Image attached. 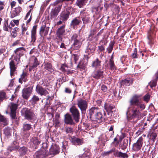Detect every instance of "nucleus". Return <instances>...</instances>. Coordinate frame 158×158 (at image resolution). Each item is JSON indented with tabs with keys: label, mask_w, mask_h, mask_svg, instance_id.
Returning a JSON list of instances; mask_svg holds the SVG:
<instances>
[{
	"label": "nucleus",
	"mask_w": 158,
	"mask_h": 158,
	"mask_svg": "<svg viewBox=\"0 0 158 158\" xmlns=\"http://www.w3.org/2000/svg\"><path fill=\"white\" fill-rule=\"evenodd\" d=\"M139 96L137 95H135L130 100V106L126 112V118L128 121H133L136 123L141 119L142 117L141 111L145 107L144 104L140 102Z\"/></svg>",
	"instance_id": "f257e3e1"
},
{
	"label": "nucleus",
	"mask_w": 158,
	"mask_h": 158,
	"mask_svg": "<svg viewBox=\"0 0 158 158\" xmlns=\"http://www.w3.org/2000/svg\"><path fill=\"white\" fill-rule=\"evenodd\" d=\"M87 116L92 121L97 122L99 123L105 120V118L103 117L102 114L100 109L96 107L93 106L87 111Z\"/></svg>",
	"instance_id": "f03ea898"
},
{
	"label": "nucleus",
	"mask_w": 158,
	"mask_h": 158,
	"mask_svg": "<svg viewBox=\"0 0 158 158\" xmlns=\"http://www.w3.org/2000/svg\"><path fill=\"white\" fill-rule=\"evenodd\" d=\"M71 41H73V48L75 49H78L81 44V38L79 33H73L71 37Z\"/></svg>",
	"instance_id": "7ed1b4c3"
},
{
	"label": "nucleus",
	"mask_w": 158,
	"mask_h": 158,
	"mask_svg": "<svg viewBox=\"0 0 158 158\" xmlns=\"http://www.w3.org/2000/svg\"><path fill=\"white\" fill-rule=\"evenodd\" d=\"M25 49L23 47H20L16 48L14 51V54L11 56V57L14 56V60L19 64L21 56H23L24 53L23 51Z\"/></svg>",
	"instance_id": "20e7f679"
},
{
	"label": "nucleus",
	"mask_w": 158,
	"mask_h": 158,
	"mask_svg": "<svg viewBox=\"0 0 158 158\" xmlns=\"http://www.w3.org/2000/svg\"><path fill=\"white\" fill-rule=\"evenodd\" d=\"M77 104L82 113H85L88 108V102L85 100L79 98L77 100Z\"/></svg>",
	"instance_id": "39448f33"
},
{
	"label": "nucleus",
	"mask_w": 158,
	"mask_h": 158,
	"mask_svg": "<svg viewBox=\"0 0 158 158\" xmlns=\"http://www.w3.org/2000/svg\"><path fill=\"white\" fill-rule=\"evenodd\" d=\"M22 115L28 120L31 119L34 116V113L28 108H23L21 110Z\"/></svg>",
	"instance_id": "423d86ee"
},
{
	"label": "nucleus",
	"mask_w": 158,
	"mask_h": 158,
	"mask_svg": "<svg viewBox=\"0 0 158 158\" xmlns=\"http://www.w3.org/2000/svg\"><path fill=\"white\" fill-rule=\"evenodd\" d=\"M73 119L76 123H78L80 118V114L79 110L75 106H73L70 109Z\"/></svg>",
	"instance_id": "0eeeda50"
},
{
	"label": "nucleus",
	"mask_w": 158,
	"mask_h": 158,
	"mask_svg": "<svg viewBox=\"0 0 158 158\" xmlns=\"http://www.w3.org/2000/svg\"><path fill=\"white\" fill-rule=\"evenodd\" d=\"M10 111L9 115L11 119H17L16 111L18 108L17 105L15 103L11 102L10 103Z\"/></svg>",
	"instance_id": "6e6552de"
},
{
	"label": "nucleus",
	"mask_w": 158,
	"mask_h": 158,
	"mask_svg": "<svg viewBox=\"0 0 158 158\" xmlns=\"http://www.w3.org/2000/svg\"><path fill=\"white\" fill-rule=\"evenodd\" d=\"M33 86L24 88L22 91V97L26 100H27L30 96L33 89Z\"/></svg>",
	"instance_id": "1a4fd4ad"
},
{
	"label": "nucleus",
	"mask_w": 158,
	"mask_h": 158,
	"mask_svg": "<svg viewBox=\"0 0 158 158\" xmlns=\"http://www.w3.org/2000/svg\"><path fill=\"white\" fill-rule=\"evenodd\" d=\"M62 6L61 4H59L55 6L52 9L50 13L51 19L56 18Z\"/></svg>",
	"instance_id": "9d476101"
},
{
	"label": "nucleus",
	"mask_w": 158,
	"mask_h": 158,
	"mask_svg": "<svg viewBox=\"0 0 158 158\" xmlns=\"http://www.w3.org/2000/svg\"><path fill=\"white\" fill-rule=\"evenodd\" d=\"M80 17L82 19L84 24L90 23V18L89 15L85 10L81 11L80 13Z\"/></svg>",
	"instance_id": "9b49d317"
},
{
	"label": "nucleus",
	"mask_w": 158,
	"mask_h": 158,
	"mask_svg": "<svg viewBox=\"0 0 158 158\" xmlns=\"http://www.w3.org/2000/svg\"><path fill=\"white\" fill-rule=\"evenodd\" d=\"M143 143V138L139 137L135 143L132 145V149L134 151H136L139 150L141 148Z\"/></svg>",
	"instance_id": "f8f14e48"
},
{
	"label": "nucleus",
	"mask_w": 158,
	"mask_h": 158,
	"mask_svg": "<svg viewBox=\"0 0 158 158\" xmlns=\"http://www.w3.org/2000/svg\"><path fill=\"white\" fill-rule=\"evenodd\" d=\"M60 152L59 146L55 144H53L50 148V157H53L58 154Z\"/></svg>",
	"instance_id": "ddd939ff"
},
{
	"label": "nucleus",
	"mask_w": 158,
	"mask_h": 158,
	"mask_svg": "<svg viewBox=\"0 0 158 158\" xmlns=\"http://www.w3.org/2000/svg\"><path fill=\"white\" fill-rule=\"evenodd\" d=\"M104 107L108 115L110 114V115L112 116L113 112L115 110L114 106L109 103H105Z\"/></svg>",
	"instance_id": "4468645a"
},
{
	"label": "nucleus",
	"mask_w": 158,
	"mask_h": 158,
	"mask_svg": "<svg viewBox=\"0 0 158 158\" xmlns=\"http://www.w3.org/2000/svg\"><path fill=\"white\" fill-rule=\"evenodd\" d=\"M19 143L17 140H14L7 148V152L9 153L13 151H16L19 149Z\"/></svg>",
	"instance_id": "2eb2a0df"
},
{
	"label": "nucleus",
	"mask_w": 158,
	"mask_h": 158,
	"mask_svg": "<svg viewBox=\"0 0 158 158\" xmlns=\"http://www.w3.org/2000/svg\"><path fill=\"white\" fill-rule=\"evenodd\" d=\"M104 71L100 69L95 71L92 74V77L95 79H98L103 78L104 77Z\"/></svg>",
	"instance_id": "dca6fc26"
},
{
	"label": "nucleus",
	"mask_w": 158,
	"mask_h": 158,
	"mask_svg": "<svg viewBox=\"0 0 158 158\" xmlns=\"http://www.w3.org/2000/svg\"><path fill=\"white\" fill-rule=\"evenodd\" d=\"M36 92L41 96H46L48 94V92L40 85H38L36 87Z\"/></svg>",
	"instance_id": "f3484780"
},
{
	"label": "nucleus",
	"mask_w": 158,
	"mask_h": 158,
	"mask_svg": "<svg viewBox=\"0 0 158 158\" xmlns=\"http://www.w3.org/2000/svg\"><path fill=\"white\" fill-rule=\"evenodd\" d=\"M64 122L67 124L73 125L75 124L72 116L69 113H67L64 115Z\"/></svg>",
	"instance_id": "a211bd4d"
},
{
	"label": "nucleus",
	"mask_w": 158,
	"mask_h": 158,
	"mask_svg": "<svg viewBox=\"0 0 158 158\" xmlns=\"http://www.w3.org/2000/svg\"><path fill=\"white\" fill-rule=\"evenodd\" d=\"M49 27H46L45 25H43L40 27V34L41 37L44 35L45 36L48 35L49 31Z\"/></svg>",
	"instance_id": "6ab92c4d"
},
{
	"label": "nucleus",
	"mask_w": 158,
	"mask_h": 158,
	"mask_svg": "<svg viewBox=\"0 0 158 158\" xmlns=\"http://www.w3.org/2000/svg\"><path fill=\"white\" fill-rule=\"evenodd\" d=\"M71 142L73 144L75 145H79L83 143L84 141L82 138L81 139L74 137L72 139Z\"/></svg>",
	"instance_id": "aec40b11"
},
{
	"label": "nucleus",
	"mask_w": 158,
	"mask_h": 158,
	"mask_svg": "<svg viewBox=\"0 0 158 158\" xmlns=\"http://www.w3.org/2000/svg\"><path fill=\"white\" fill-rule=\"evenodd\" d=\"M133 79L130 77H127L126 79L122 80L121 82V86H129L133 83Z\"/></svg>",
	"instance_id": "412c9836"
},
{
	"label": "nucleus",
	"mask_w": 158,
	"mask_h": 158,
	"mask_svg": "<svg viewBox=\"0 0 158 158\" xmlns=\"http://www.w3.org/2000/svg\"><path fill=\"white\" fill-rule=\"evenodd\" d=\"M37 25L34 26L31 31V42L34 43L36 39V29Z\"/></svg>",
	"instance_id": "4be33fe9"
},
{
	"label": "nucleus",
	"mask_w": 158,
	"mask_h": 158,
	"mask_svg": "<svg viewBox=\"0 0 158 158\" xmlns=\"http://www.w3.org/2000/svg\"><path fill=\"white\" fill-rule=\"evenodd\" d=\"M10 68V75L12 77L14 76L15 71L17 68L15 63L13 60H11L9 63Z\"/></svg>",
	"instance_id": "5701e85b"
},
{
	"label": "nucleus",
	"mask_w": 158,
	"mask_h": 158,
	"mask_svg": "<svg viewBox=\"0 0 158 158\" xmlns=\"http://www.w3.org/2000/svg\"><path fill=\"white\" fill-rule=\"evenodd\" d=\"M65 25L63 24L58 28L56 31V35L58 37L60 38L64 35L65 32Z\"/></svg>",
	"instance_id": "b1692460"
},
{
	"label": "nucleus",
	"mask_w": 158,
	"mask_h": 158,
	"mask_svg": "<svg viewBox=\"0 0 158 158\" xmlns=\"http://www.w3.org/2000/svg\"><path fill=\"white\" fill-rule=\"evenodd\" d=\"M27 73L25 72L24 69L23 70V73L20 75V77L19 79V82L21 84L23 83V81L26 82L27 80Z\"/></svg>",
	"instance_id": "393cba45"
},
{
	"label": "nucleus",
	"mask_w": 158,
	"mask_h": 158,
	"mask_svg": "<svg viewBox=\"0 0 158 158\" xmlns=\"http://www.w3.org/2000/svg\"><path fill=\"white\" fill-rule=\"evenodd\" d=\"M60 114L58 112H56L55 114V117L53 121L54 123V125H55V127H58L60 125Z\"/></svg>",
	"instance_id": "a878e982"
},
{
	"label": "nucleus",
	"mask_w": 158,
	"mask_h": 158,
	"mask_svg": "<svg viewBox=\"0 0 158 158\" xmlns=\"http://www.w3.org/2000/svg\"><path fill=\"white\" fill-rule=\"evenodd\" d=\"M81 22L80 17H76L72 21L70 25L71 27L74 28L75 26L79 25Z\"/></svg>",
	"instance_id": "bb28decb"
},
{
	"label": "nucleus",
	"mask_w": 158,
	"mask_h": 158,
	"mask_svg": "<svg viewBox=\"0 0 158 158\" xmlns=\"http://www.w3.org/2000/svg\"><path fill=\"white\" fill-rule=\"evenodd\" d=\"M106 67L111 70H114L116 69V67L115 65L114 61H109L108 63L106 65Z\"/></svg>",
	"instance_id": "cd10ccee"
},
{
	"label": "nucleus",
	"mask_w": 158,
	"mask_h": 158,
	"mask_svg": "<svg viewBox=\"0 0 158 158\" xmlns=\"http://www.w3.org/2000/svg\"><path fill=\"white\" fill-rule=\"evenodd\" d=\"M31 129H32V125L26 122L23 123L22 129L23 131L27 132Z\"/></svg>",
	"instance_id": "c85d7f7f"
},
{
	"label": "nucleus",
	"mask_w": 158,
	"mask_h": 158,
	"mask_svg": "<svg viewBox=\"0 0 158 158\" xmlns=\"http://www.w3.org/2000/svg\"><path fill=\"white\" fill-rule=\"evenodd\" d=\"M31 140L34 145V147L35 149L38 148V145L40 143V140L37 138L33 137L31 139Z\"/></svg>",
	"instance_id": "c756f323"
},
{
	"label": "nucleus",
	"mask_w": 158,
	"mask_h": 158,
	"mask_svg": "<svg viewBox=\"0 0 158 158\" xmlns=\"http://www.w3.org/2000/svg\"><path fill=\"white\" fill-rule=\"evenodd\" d=\"M101 61L98 58H97L93 62L92 66L96 69L99 68L101 65Z\"/></svg>",
	"instance_id": "7c9ffc66"
},
{
	"label": "nucleus",
	"mask_w": 158,
	"mask_h": 158,
	"mask_svg": "<svg viewBox=\"0 0 158 158\" xmlns=\"http://www.w3.org/2000/svg\"><path fill=\"white\" fill-rule=\"evenodd\" d=\"M19 155L21 156H23L26 155L27 152V148L25 146L20 147L18 149Z\"/></svg>",
	"instance_id": "2f4dec72"
},
{
	"label": "nucleus",
	"mask_w": 158,
	"mask_h": 158,
	"mask_svg": "<svg viewBox=\"0 0 158 158\" xmlns=\"http://www.w3.org/2000/svg\"><path fill=\"white\" fill-rule=\"evenodd\" d=\"M96 49V47L93 43L89 44L87 48V50L89 52H94Z\"/></svg>",
	"instance_id": "473e14b6"
},
{
	"label": "nucleus",
	"mask_w": 158,
	"mask_h": 158,
	"mask_svg": "<svg viewBox=\"0 0 158 158\" xmlns=\"http://www.w3.org/2000/svg\"><path fill=\"white\" fill-rule=\"evenodd\" d=\"M70 12H67L66 13H63L60 15V19L62 21H66L69 18Z\"/></svg>",
	"instance_id": "72a5a7b5"
},
{
	"label": "nucleus",
	"mask_w": 158,
	"mask_h": 158,
	"mask_svg": "<svg viewBox=\"0 0 158 158\" xmlns=\"http://www.w3.org/2000/svg\"><path fill=\"white\" fill-rule=\"evenodd\" d=\"M4 133L7 137L11 135L12 129L9 127H7L3 129Z\"/></svg>",
	"instance_id": "f704fd0d"
},
{
	"label": "nucleus",
	"mask_w": 158,
	"mask_h": 158,
	"mask_svg": "<svg viewBox=\"0 0 158 158\" xmlns=\"http://www.w3.org/2000/svg\"><path fill=\"white\" fill-rule=\"evenodd\" d=\"M0 122H2L4 126H6L8 124V119L0 113Z\"/></svg>",
	"instance_id": "c9c22d12"
},
{
	"label": "nucleus",
	"mask_w": 158,
	"mask_h": 158,
	"mask_svg": "<svg viewBox=\"0 0 158 158\" xmlns=\"http://www.w3.org/2000/svg\"><path fill=\"white\" fill-rule=\"evenodd\" d=\"M49 99V96L48 95L46 99L47 102L46 104L44 106V109L45 110L46 112L48 114H49V102H48V101Z\"/></svg>",
	"instance_id": "e433bc0d"
},
{
	"label": "nucleus",
	"mask_w": 158,
	"mask_h": 158,
	"mask_svg": "<svg viewBox=\"0 0 158 158\" xmlns=\"http://www.w3.org/2000/svg\"><path fill=\"white\" fill-rule=\"evenodd\" d=\"M60 69V70L67 74H69L70 73V72L68 69L67 66L65 64H62Z\"/></svg>",
	"instance_id": "4c0bfd02"
},
{
	"label": "nucleus",
	"mask_w": 158,
	"mask_h": 158,
	"mask_svg": "<svg viewBox=\"0 0 158 158\" xmlns=\"http://www.w3.org/2000/svg\"><path fill=\"white\" fill-rule=\"evenodd\" d=\"M115 42L114 41H111L109 44L108 47L106 48V50L109 53H111L113 49Z\"/></svg>",
	"instance_id": "58836bf2"
},
{
	"label": "nucleus",
	"mask_w": 158,
	"mask_h": 158,
	"mask_svg": "<svg viewBox=\"0 0 158 158\" xmlns=\"http://www.w3.org/2000/svg\"><path fill=\"white\" fill-rule=\"evenodd\" d=\"M69 40L68 38H64L63 40V42L61 43L60 47L62 48H65V44L67 45L69 43Z\"/></svg>",
	"instance_id": "ea45409f"
},
{
	"label": "nucleus",
	"mask_w": 158,
	"mask_h": 158,
	"mask_svg": "<svg viewBox=\"0 0 158 158\" xmlns=\"http://www.w3.org/2000/svg\"><path fill=\"white\" fill-rule=\"evenodd\" d=\"M87 64V63H84L83 61H80L77 65V67H78L82 69H85Z\"/></svg>",
	"instance_id": "a19ab883"
},
{
	"label": "nucleus",
	"mask_w": 158,
	"mask_h": 158,
	"mask_svg": "<svg viewBox=\"0 0 158 158\" xmlns=\"http://www.w3.org/2000/svg\"><path fill=\"white\" fill-rule=\"evenodd\" d=\"M149 139L152 140L153 142H154L156 140V139L157 136L156 133L155 132H152L150 134Z\"/></svg>",
	"instance_id": "79ce46f5"
},
{
	"label": "nucleus",
	"mask_w": 158,
	"mask_h": 158,
	"mask_svg": "<svg viewBox=\"0 0 158 158\" xmlns=\"http://www.w3.org/2000/svg\"><path fill=\"white\" fill-rule=\"evenodd\" d=\"M128 142L127 140L123 141L121 146V148L122 150H125L127 148L128 145Z\"/></svg>",
	"instance_id": "37998d69"
},
{
	"label": "nucleus",
	"mask_w": 158,
	"mask_h": 158,
	"mask_svg": "<svg viewBox=\"0 0 158 158\" xmlns=\"http://www.w3.org/2000/svg\"><path fill=\"white\" fill-rule=\"evenodd\" d=\"M139 56V54L137 53V49L136 48H135L133 51V52L132 54V56L133 59H137Z\"/></svg>",
	"instance_id": "c03bdc74"
},
{
	"label": "nucleus",
	"mask_w": 158,
	"mask_h": 158,
	"mask_svg": "<svg viewBox=\"0 0 158 158\" xmlns=\"http://www.w3.org/2000/svg\"><path fill=\"white\" fill-rule=\"evenodd\" d=\"M39 100V98L38 97L35 95H34L33 98H32L30 102L33 104H35L36 102Z\"/></svg>",
	"instance_id": "a18cd8bd"
},
{
	"label": "nucleus",
	"mask_w": 158,
	"mask_h": 158,
	"mask_svg": "<svg viewBox=\"0 0 158 158\" xmlns=\"http://www.w3.org/2000/svg\"><path fill=\"white\" fill-rule=\"evenodd\" d=\"M8 20L5 19L4 22V24L3 26V30L6 31H9L8 29Z\"/></svg>",
	"instance_id": "49530a36"
},
{
	"label": "nucleus",
	"mask_w": 158,
	"mask_h": 158,
	"mask_svg": "<svg viewBox=\"0 0 158 158\" xmlns=\"http://www.w3.org/2000/svg\"><path fill=\"white\" fill-rule=\"evenodd\" d=\"M89 40L90 41H92L94 40V41H97L98 40V37L96 36V35H89L88 36Z\"/></svg>",
	"instance_id": "de8ad7c7"
},
{
	"label": "nucleus",
	"mask_w": 158,
	"mask_h": 158,
	"mask_svg": "<svg viewBox=\"0 0 158 158\" xmlns=\"http://www.w3.org/2000/svg\"><path fill=\"white\" fill-rule=\"evenodd\" d=\"M65 131L67 134H73V128L70 127H65Z\"/></svg>",
	"instance_id": "09e8293b"
},
{
	"label": "nucleus",
	"mask_w": 158,
	"mask_h": 158,
	"mask_svg": "<svg viewBox=\"0 0 158 158\" xmlns=\"http://www.w3.org/2000/svg\"><path fill=\"white\" fill-rule=\"evenodd\" d=\"M118 157H121L122 158H128V156L126 153H123L120 152L119 154Z\"/></svg>",
	"instance_id": "8fccbe9b"
},
{
	"label": "nucleus",
	"mask_w": 158,
	"mask_h": 158,
	"mask_svg": "<svg viewBox=\"0 0 158 158\" xmlns=\"http://www.w3.org/2000/svg\"><path fill=\"white\" fill-rule=\"evenodd\" d=\"M22 10V9L21 7L19 6L18 7L15 8V10H14V12L15 13L19 16Z\"/></svg>",
	"instance_id": "3c124183"
},
{
	"label": "nucleus",
	"mask_w": 158,
	"mask_h": 158,
	"mask_svg": "<svg viewBox=\"0 0 158 158\" xmlns=\"http://www.w3.org/2000/svg\"><path fill=\"white\" fill-rule=\"evenodd\" d=\"M157 80L156 79L150 81V85L151 88L155 87L156 86Z\"/></svg>",
	"instance_id": "603ef678"
},
{
	"label": "nucleus",
	"mask_w": 158,
	"mask_h": 158,
	"mask_svg": "<svg viewBox=\"0 0 158 158\" xmlns=\"http://www.w3.org/2000/svg\"><path fill=\"white\" fill-rule=\"evenodd\" d=\"M39 64V63L38 60L37 58L35 57L33 64L32 65L33 68H36Z\"/></svg>",
	"instance_id": "864d4df0"
},
{
	"label": "nucleus",
	"mask_w": 158,
	"mask_h": 158,
	"mask_svg": "<svg viewBox=\"0 0 158 158\" xmlns=\"http://www.w3.org/2000/svg\"><path fill=\"white\" fill-rule=\"evenodd\" d=\"M114 150L113 149H111L110 150L104 152L102 153V155L103 156H106L109 155L110 154H111L113 152V151H114Z\"/></svg>",
	"instance_id": "5fc2aeb1"
},
{
	"label": "nucleus",
	"mask_w": 158,
	"mask_h": 158,
	"mask_svg": "<svg viewBox=\"0 0 158 158\" xmlns=\"http://www.w3.org/2000/svg\"><path fill=\"white\" fill-rule=\"evenodd\" d=\"M111 149L114 150V151H113V152H114V156L115 157H118L120 152H119L118 150H116L115 148H113Z\"/></svg>",
	"instance_id": "6e6d98bb"
},
{
	"label": "nucleus",
	"mask_w": 158,
	"mask_h": 158,
	"mask_svg": "<svg viewBox=\"0 0 158 158\" xmlns=\"http://www.w3.org/2000/svg\"><path fill=\"white\" fill-rule=\"evenodd\" d=\"M107 86L104 85H102L101 86V89L104 92H106L107 90Z\"/></svg>",
	"instance_id": "4d7b16f0"
},
{
	"label": "nucleus",
	"mask_w": 158,
	"mask_h": 158,
	"mask_svg": "<svg viewBox=\"0 0 158 158\" xmlns=\"http://www.w3.org/2000/svg\"><path fill=\"white\" fill-rule=\"evenodd\" d=\"M150 96L148 94H147L143 97V100L144 101L148 102L149 101Z\"/></svg>",
	"instance_id": "13d9d810"
},
{
	"label": "nucleus",
	"mask_w": 158,
	"mask_h": 158,
	"mask_svg": "<svg viewBox=\"0 0 158 158\" xmlns=\"http://www.w3.org/2000/svg\"><path fill=\"white\" fill-rule=\"evenodd\" d=\"M19 30V28L18 27H16L14 29L13 31H12V33L14 34V35H12L14 38H15L17 36L16 32Z\"/></svg>",
	"instance_id": "bf43d9fd"
},
{
	"label": "nucleus",
	"mask_w": 158,
	"mask_h": 158,
	"mask_svg": "<svg viewBox=\"0 0 158 158\" xmlns=\"http://www.w3.org/2000/svg\"><path fill=\"white\" fill-rule=\"evenodd\" d=\"M48 144H47V142L45 143H43L42 144V145L41 147V148H42L44 150V149H46L47 150V149H48Z\"/></svg>",
	"instance_id": "052dcab7"
},
{
	"label": "nucleus",
	"mask_w": 158,
	"mask_h": 158,
	"mask_svg": "<svg viewBox=\"0 0 158 158\" xmlns=\"http://www.w3.org/2000/svg\"><path fill=\"white\" fill-rule=\"evenodd\" d=\"M73 57L75 63H77V61L79 59V56L77 54H73Z\"/></svg>",
	"instance_id": "680f3d73"
},
{
	"label": "nucleus",
	"mask_w": 158,
	"mask_h": 158,
	"mask_svg": "<svg viewBox=\"0 0 158 158\" xmlns=\"http://www.w3.org/2000/svg\"><path fill=\"white\" fill-rule=\"evenodd\" d=\"M98 51L99 52L103 51L105 49L104 47L102 45L101 46H98Z\"/></svg>",
	"instance_id": "e2e57ef3"
},
{
	"label": "nucleus",
	"mask_w": 158,
	"mask_h": 158,
	"mask_svg": "<svg viewBox=\"0 0 158 158\" xmlns=\"http://www.w3.org/2000/svg\"><path fill=\"white\" fill-rule=\"evenodd\" d=\"M49 0H46V2H45L43 5L41 6L40 9L42 10V7L43 6L44 7H45L46 6L49 4Z\"/></svg>",
	"instance_id": "0e129e2a"
},
{
	"label": "nucleus",
	"mask_w": 158,
	"mask_h": 158,
	"mask_svg": "<svg viewBox=\"0 0 158 158\" xmlns=\"http://www.w3.org/2000/svg\"><path fill=\"white\" fill-rule=\"evenodd\" d=\"M126 56H123L120 58V60L121 61V62L122 64H124L125 63L124 62L126 60Z\"/></svg>",
	"instance_id": "69168bd1"
},
{
	"label": "nucleus",
	"mask_w": 158,
	"mask_h": 158,
	"mask_svg": "<svg viewBox=\"0 0 158 158\" xmlns=\"http://www.w3.org/2000/svg\"><path fill=\"white\" fill-rule=\"evenodd\" d=\"M62 0H57L54 3V5L55 6H57V5L60 2H62Z\"/></svg>",
	"instance_id": "338daca9"
},
{
	"label": "nucleus",
	"mask_w": 158,
	"mask_h": 158,
	"mask_svg": "<svg viewBox=\"0 0 158 158\" xmlns=\"http://www.w3.org/2000/svg\"><path fill=\"white\" fill-rule=\"evenodd\" d=\"M64 92L65 93L67 94H70L71 92V90L68 88H65Z\"/></svg>",
	"instance_id": "774afa93"
}]
</instances>
